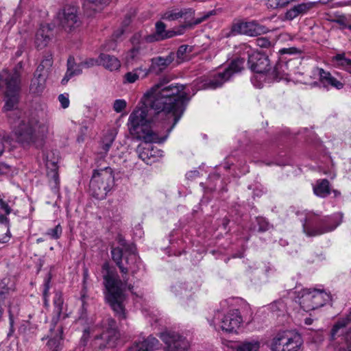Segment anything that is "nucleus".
Segmentation results:
<instances>
[{
  "label": "nucleus",
  "mask_w": 351,
  "mask_h": 351,
  "mask_svg": "<svg viewBox=\"0 0 351 351\" xmlns=\"http://www.w3.org/2000/svg\"><path fill=\"white\" fill-rule=\"evenodd\" d=\"M102 269L106 271L104 274L105 300L119 319H125L127 316L124 304L125 300L124 291L128 278L123 277V281H122L117 273L110 269L107 263L103 265Z\"/></svg>",
  "instance_id": "obj_3"
},
{
  "label": "nucleus",
  "mask_w": 351,
  "mask_h": 351,
  "mask_svg": "<svg viewBox=\"0 0 351 351\" xmlns=\"http://www.w3.org/2000/svg\"><path fill=\"white\" fill-rule=\"evenodd\" d=\"M50 282H51V276H50V275H49V276L47 278H46L44 281V285H43L44 289L43 291V299H46V298H49Z\"/></svg>",
  "instance_id": "obj_53"
},
{
  "label": "nucleus",
  "mask_w": 351,
  "mask_h": 351,
  "mask_svg": "<svg viewBox=\"0 0 351 351\" xmlns=\"http://www.w3.org/2000/svg\"><path fill=\"white\" fill-rule=\"evenodd\" d=\"M257 46L261 48H268L271 45L270 40L266 37H260L256 40Z\"/></svg>",
  "instance_id": "obj_52"
},
{
  "label": "nucleus",
  "mask_w": 351,
  "mask_h": 351,
  "mask_svg": "<svg viewBox=\"0 0 351 351\" xmlns=\"http://www.w3.org/2000/svg\"><path fill=\"white\" fill-rule=\"evenodd\" d=\"M171 291L176 296L188 298L192 295L193 287L191 283L178 282L171 287Z\"/></svg>",
  "instance_id": "obj_32"
},
{
  "label": "nucleus",
  "mask_w": 351,
  "mask_h": 351,
  "mask_svg": "<svg viewBox=\"0 0 351 351\" xmlns=\"http://www.w3.org/2000/svg\"><path fill=\"white\" fill-rule=\"evenodd\" d=\"M114 184L113 171L110 167L95 169L90 181V192L96 199H103L112 189Z\"/></svg>",
  "instance_id": "obj_7"
},
{
  "label": "nucleus",
  "mask_w": 351,
  "mask_h": 351,
  "mask_svg": "<svg viewBox=\"0 0 351 351\" xmlns=\"http://www.w3.org/2000/svg\"><path fill=\"white\" fill-rule=\"evenodd\" d=\"M99 65L110 71H116L120 68L121 62L115 56L101 53L99 55Z\"/></svg>",
  "instance_id": "obj_28"
},
{
  "label": "nucleus",
  "mask_w": 351,
  "mask_h": 351,
  "mask_svg": "<svg viewBox=\"0 0 351 351\" xmlns=\"http://www.w3.org/2000/svg\"><path fill=\"white\" fill-rule=\"evenodd\" d=\"M160 337L166 345V351H187L189 347L186 337L176 332H162Z\"/></svg>",
  "instance_id": "obj_12"
},
{
  "label": "nucleus",
  "mask_w": 351,
  "mask_h": 351,
  "mask_svg": "<svg viewBox=\"0 0 351 351\" xmlns=\"http://www.w3.org/2000/svg\"><path fill=\"white\" fill-rule=\"evenodd\" d=\"M0 224L4 225L7 229L10 228V220L4 215L0 214Z\"/></svg>",
  "instance_id": "obj_61"
},
{
  "label": "nucleus",
  "mask_w": 351,
  "mask_h": 351,
  "mask_svg": "<svg viewBox=\"0 0 351 351\" xmlns=\"http://www.w3.org/2000/svg\"><path fill=\"white\" fill-rule=\"evenodd\" d=\"M266 5L268 8L277 9L280 8L279 0H267Z\"/></svg>",
  "instance_id": "obj_59"
},
{
  "label": "nucleus",
  "mask_w": 351,
  "mask_h": 351,
  "mask_svg": "<svg viewBox=\"0 0 351 351\" xmlns=\"http://www.w3.org/2000/svg\"><path fill=\"white\" fill-rule=\"evenodd\" d=\"M116 135L117 133L115 130H108L104 135L101 143V147L104 154H106L108 152L115 140Z\"/></svg>",
  "instance_id": "obj_36"
},
{
  "label": "nucleus",
  "mask_w": 351,
  "mask_h": 351,
  "mask_svg": "<svg viewBox=\"0 0 351 351\" xmlns=\"http://www.w3.org/2000/svg\"><path fill=\"white\" fill-rule=\"evenodd\" d=\"M185 85L160 79L143 95L141 106L130 114L128 126L134 138L162 143L183 115L190 100Z\"/></svg>",
  "instance_id": "obj_1"
},
{
  "label": "nucleus",
  "mask_w": 351,
  "mask_h": 351,
  "mask_svg": "<svg viewBox=\"0 0 351 351\" xmlns=\"http://www.w3.org/2000/svg\"><path fill=\"white\" fill-rule=\"evenodd\" d=\"M64 300L60 292H56L53 298V313L51 319L49 333L47 335L48 341L46 343V351H60L62 348L63 326L59 323L63 309Z\"/></svg>",
  "instance_id": "obj_5"
},
{
  "label": "nucleus",
  "mask_w": 351,
  "mask_h": 351,
  "mask_svg": "<svg viewBox=\"0 0 351 351\" xmlns=\"http://www.w3.org/2000/svg\"><path fill=\"white\" fill-rule=\"evenodd\" d=\"M256 221L258 226V232H264L267 231L270 228L271 226L265 218L263 217H258L256 218Z\"/></svg>",
  "instance_id": "obj_46"
},
{
  "label": "nucleus",
  "mask_w": 351,
  "mask_h": 351,
  "mask_svg": "<svg viewBox=\"0 0 351 351\" xmlns=\"http://www.w3.org/2000/svg\"><path fill=\"white\" fill-rule=\"evenodd\" d=\"M10 279L5 278L0 281V304H3L11 288L9 287Z\"/></svg>",
  "instance_id": "obj_42"
},
{
  "label": "nucleus",
  "mask_w": 351,
  "mask_h": 351,
  "mask_svg": "<svg viewBox=\"0 0 351 351\" xmlns=\"http://www.w3.org/2000/svg\"><path fill=\"white\" fill-rule=\"evenodd\" d=\"M10 81L13 83L0 82L5 87L3 110L11 111L8 117L12 125L16 140L23 147L41 148L45 144L48 127L40 121L35 112L22 114L19 110L12 111L19 103L21 84H17L12 78Z\"/></svg>",
  "instance_id": "obj_2"
},
{
  "label": "nucleus",
  "mask_w": 351,
  "mask_h": 351,
  "mask_svg": "<svg viewBox=\"0 0 351 351\" xmlns=\"http://www.w3.org/2000/svg\"><path fill=\"white\" fill-rule=\"evenodd\" d=\"M173 60L174 56L173 53H170L165 57L158 56L153 58L151 60L152 64L147 71H149V73L160 74L166 69Z\"/></svg>",
  "instance_id": "obj_20"
},
{
  "label": "nucleus",
  "mask_w": 351,
  "mask_h": 351,
  "mask_svg": "<svg viewBox=\"0 0 351 351\" xmlns=\"http://www.w3.org/2000/svg\"><path fill=\"white\" fill-rule=\"evenodd\" d=\"M260 343L257 341H243L237 346L235 351H258Z\"/></svg>",
  "instance_id": "obj_40"
},
{
  "label": "nucleus",
  "mask_w": 351,
  "mask_h": 351,
  "mask_svg": "<svg viewBox=\"0 0 351 351\" xmlns=\"http://www.w3.org/2000/svg\"><path fill=\"white\" fill-rule=\"evenodd\" d=\"M112 0H83V9L88 16H92L96 12H100Z\"/></svg>",
  "instance_id": "obj_22"
},
{
  "label": "nucleus",
  "mask_w": 351,
  "mask_h": 351,
  "mask_svg": "<svg viewBox=\"0 0 351 351\" xmlns=\"http://www.w3.org/2000/svg\"><path fill=\"white\" fill-rule=\"evenodd\" d=\"M330 300V294L323 289H308V310L322 307Z\"/></svg>",
  "instance_id": "obj_18"
},
{
  "label": "nucleus",
  "mask_w": 351,
  "mask_h": 351,
  "mask_svg": "<svg viewBox=\"0 0 351 351\" xmlns=\"http://www.w3.org/2000/svg\"><path fill=\"white\" fill-rule=\"evenodd\" d=\"M178 33L177 32H175V31H173V30H166L163 37H162V40H165V39H167V38H172L176 35H178ZM179 34H180L179 33Z\"/></svg>",
  "instance_id": "obj_62"
},
{
  "label": "nucleus",
  "mask_w": 351,
  "mask_h": 351,
  "mask_svg": "<svg viewBox=\"0 0 351 351\" xmlns=\"http://www.w3.org/2000/svg\"><path fill=\"white\" fill-rule=\"evenodd\" d=\"M17 311L16 307H12L11 305L8 306V313H9V321H10V325L11 327L13 326L14 324V313Z\"/></svg>",
  "instance_id": "obj_56"
},
{
  "label": "nucleus",
  "mask_w": 351,
  "mask_h": 351,
  "mask_svg": "<svg viewBox=\"0 0 351 351\" xmlns=\"http://www.w3.org/2000/svg\"><path fill=\"white\" fill-rule=\"evenodd\" d=\"M106 330H117L116 321L112 318L109 317L106 319Z\"/></svg>",
  "instance_id": "obj_58"
},
{
  "label": "nucleus",
  "mask_w": 351,
  "mask_h": 351,
  "mask_svg": "<svg viewBox=\"0 0 351 351\" xmlns=\"http://www.w3.org/2000/svg\"><path fill=\"white\" fill-rule=\"evenodd\" d=\"M304 49L297 47L282 48L279 51L280 57L273 69L269 66V70L265 76V82L271 83L274 81H279L292 76L293 66L301 64L299 58H287L285 55L301 53Z\"/></svg>",
  "instance_id": "obj_4"
},
{
  "label": "nucleus",
  "mask_w": 351,
  "mask_h": 351,
  "mask_svg": "<svg viewBox=\"0 0 351 351\" xmlns=\"http://www.w3.org/2000/svg\"><path fill=\"white\" fill-rule=\"evenodd\" d=\"M269 32L268 27L256 21L249 22L237 21L232 23L230 32L232 35L243 34L248 36H258Z\"/></svg>",
  "instance_id": "obj_11"
},
{
  "label": "nucleus",
  "mask_w": 351,
  "mask_h": 351,
  "mask_svg": "<svg viewBox=\"0 0 351 351\" xmlns=\"http://www.w3.org/2000/svg\"><path fill=\"white\" fill-rule=\"evenodd\" d=\"M348 324V319H342V320L338 321L334 325V326H333V328H332V330H331V335H332V338H334L335 337V335H337L338 331L341 328H343L344 327H346Z\"/></svg>",
  "instance_id": "obj_47"
},
{
  "label": "nucleus",
  "mask_w": 351,
  "mask_h": 351,
  "mask_svg": "<svg viewBox=\"0 0 351 351\" xmlns=\"http://www.w3.org/2000/svg\"><path fill=\"white\" fill-rule=\"evenodd\" d=\"M155 28H156V34H157V36H158L160 38H162L163 37L165 32H166V25L159 21H157L155 24ZM162 40V38H160Z\"/></svg>",
  "instance_id": "obj_48"
},
{
  "label": "nucleus",
  "mask_w": 351,
  "mask_h": 351,
  "mask_svg": "<svg viewBox=\"0 0 351 351\" xmlns=\"http://www.w3.org/2000/svg\"><path fill=\"white\" fill-rule=\"evenodd\" d=\"M332 60L351 74V59L347 58L344 53L335 55L333 56Z\"/></svg>",
  "instance_id": "obj_38"
},
{
  "label": "nucleus",
  "mask_w": 351,
  "mask_h": 351,
  "mask_svg": "<svg viewBox=\"0 0 351 351\" xmlns=\"http://www.w3.org/2000/svg\"><path fill=\"white\" fill-rule=\"evenodd\" d=\"M245 50L248 56V67L252 71L256 73L251 78L252 83L255 87L261 88L265 83V76L269 70V59L265 53L254 51L250 47L245 46Z\"/></svg>",
  "instance_id": "obj_6"
},
{
  "label": "nucleus",
  "mask_w": 351,
  "mask_h": 351,
  "mask_svg": "<svg viewBox=\"0 0 351 351\" xmlns=\"http://www.w3.org/2000/svg\"><path fill=\"white\" fill-rule=\"evenodd\" d=\"M149 74L147 69L143 68L142 66L136 68L132 71L128 72L124 75V82L127 83H134L140 77L144 78Z\"/></svg>",
  "instance_id": "obj_33"
},
{
  "label": "nucleus",
  "mask_w": 351,
  "mask_h": 351,
  "mask_svg": "<svg viewBox=\"0 0 351 351\" xmlns=\"http://www.w3.org/2000/svg\"><path fill=\"white\" fill-rule=\"evenodd\" d=\"M208 321L215 330L232 333L237 332L243 322V319L238 309H231L221 317L220 311L217 310L214 317Z\"/></svg>",
  "instance_id": "obj_9"
},
{
  "label": "nucleus",
  "mask_w": 351,
  "mask_h": 351,
  "mask_svg": "<svg viewBox=\"0 0 351 351\" xmlns=\"http://www.w3.org/2000/svg\"><path fill=\"white\" fill-rule=\"evenodd\" d=\"M23 68V62L21 61L17 63L12 72L3 71L0 75V81L13 83L12 81H10V80L12 78L14 81H16V82L17 84H21V71Z\"/></svg>",
  "instance_id": "obj_27"
},
{
  "label": "nucleus",
  "mask_w": 351,
  "mask_h": 351,
  "mask_svg": "<svg viewBox=\"0 0 351 351\" xmlns=\"http://www.w3.org/2000/svg\"><path fill=\"white\" fill-rule=\"evenodd\" d=\"M126 104L124 99H116L113 104V109L117 112H121L125 108Z\"/></svg>",
  "instance_id": "obj_51"
},
{
  "label": "nucleus",
  "mask_w": 351,
  "mask_h": 351,
  "mask_svg": "<svg viewBox=\"0 0 351 351\" xmlns=\"http://www.w3.org/2000/svg\"><path fill=\"white\" fill-rule=\"evenodd\" d=\"M52 65V55L49 54L43 59L40 64L38 66L37 69H36V71H37L38 72L47 73L48 74Z\"/></svg>",
  "instance_id": "obj_41"
},
{
  "label": "nucleus",
  "mask_w": 351,
  "mask_h": 351,
  "mask_svg": "<svg viewBox=\"0 0 351 351\" xmlns=\"http://www.w3.org/2000/svg\"><path fill=\"white\" fill-rule=\"evenodd\" d=\"M308 339H311L313 343H317L323 341V335L321 331H312L308 332Z\"/></svg>",
  "instance_id": "obj_49"
},
{
  "label": "nucleus",
  "mask_w": 351,
  "mask_h": 351,
  "mask_svg": "<svg viewBox=\"0 0 351 351\" xmlns=\"http://www.w3.org/2000/svg\"><path fill=\"white\" fill-rule=\"evenodd\" d=\"M188 49V45H181L179 47L178 51H177V56L178 58H181L184 53H186Z\"/></svg>",
  "instance_id": "obj_63"
},
{
  "label": "nucleus",
  "mask_w": 351,
  "mask_h": 351,
  "mask_svg": "<svg viewBox=\"0 0 351 351\" xmlns=\"http://www.w3.org/2000/svg\"><path fill=\"white\" fill-rule=\"evenodd\" d=\"M58 159H49V153L46 156V167L47 169V177L53 181L55 186L59 184V175L57 165Z\"/></svg>",
  "instance_id": "obj_29"
},
{
  "label": "nucleus",
  "mask_w": 351,
  "mask_h": 351,
  "mask_svg": "<svg viewBox=\"0 0 351 351\" xmlns=\"http://www.w3.org/2000/svg\"><path fill=\"white\" fill-rule=\"evenodd\" d=\"M307 9L306 3H300L297 5H294L293 8L287 11L285 14V18L288 20H292L300 14L302 13Z\"/></svg>",
  "instance_id": "obj_39"
},
{
  "label": "nucleus",
  "mask_w": 351,
  "mask_h": 351,
  "mask_svg": "<svg viewBox=\"0 0 351 351\" xmlns=\"http://www.w3.org/2000/svg\"><path fill=\"white\" fill-rule=\"evenodd\" d=\"M293 300L304 312L306 311L307 290L305 288L295 287Z\"/></svg>",
  "instance_id": "obj_35"
},
{
  "label": "nucleus",
  "mask_w": 351,
  "mask_h": 351,
  "mask_svg": "<svg viewBox=\"0 0 351 351\" xmlns=\"http://www.w3.org/2000/svg\"><path fill=\"white\" fill-rule=\"evenodd\" d=\"M159 344V341L156 337L149 335L143 341H136L128 351H154L158 348Z\"/></svg>",
  "instance_id": "obj_21"
},
{
  "label": "nucleus",
  "mask_w": 351,
  "mask_h": 351,
  "mask_svg": "<svg viewBox=\"0 0 351 351\" xmlns=\"http://www.w3.org/2000/svg\"><path fill=\"white\" fill-rule=\"evenodd\" d=\"M244 58H237L231 61L228 66L224 71H228L231 77L234 73H239L244 69Z\"/></svg>",
  "instance_id": "obj_37"
},
{
  "label": "nucleus",
  "mask_w": 351,
  "mask_h": 351,
  "mask_svg": "<svg viewBox=\"0 0 351 351\" xmlns=\"http://www.w3.org/2000/svg\"><path fill=\"white\" fill-rule=\"evenodd\" d=\"M120 334L118 330H105L101 335V339L106 342L104 345L107 348L116 346L119 339Z\"/></svg>",
  "instance_id": "obj_31"
},
{
  "label": "nucleus",
  "mask_w": 351,
  "mask_h": 351,
  "mask_svg": "<svg viewBox=\"0 0 351 351\" xmlns=\"http://www.w3.org/2000/svg\"><path fill=\"white\" fill-rule=\"evenodd\" d=\"M230 79V75L228 71L218 72L206 78L202 82V88L204 89H216L221 87L226 82Z\"/></svg>",
  "instance_id": "obj_19"
},
{
  "label": "nucleus",
  "mask_w": 351,
  "mask_h": 351,
  "mask_svg": "<svg viewBox=\"0 0 351 351\" xmlns=\"http://www.w3.org/2000/svg\"><path fill=\"white\" fill-rule=\"evenodd\" d=\"M11 238V233L10 231V228L7 229L6 232L0 236V243H8Z\"/></svg>",
  "instance_id": "obj_60"
},
{
  "label": "nucleus",
  "mask_w": 351,
  "mask_h": 351,
  "mask_svg": "<svg viewBox=\"0 0 351 351\" xmlns=\"http://www.w3.org/2000/svg\"><path fill=\"white\" fill-rule=\"evenodd\" d=\"M338 351H351V337L350 340L346 342V346L341 347Z\"/></svg>",
  "instance_id": "obj_64"
},
{
  "label": "nucleus",
  "mask_w": 351,
  "mask_h": 351,
  "mask_svg": "<svg viewBox=\"0 0 351 351\" xmlns=\"http://www.w3.org/2000/svg\"><path fill=\"white\" fill-rule=\"evenodd\" d=\"M138 157L147 165H151L163 156V151L152 145H138L136 148Z\"/></svg>",
  "instance_id": "obj_17"
},
{
  "label": "nucleus",
  "mask_w": 351,
  "mask_h": 351,
  "mask_svg": "<svg viewBox=\"0 0 351 351\" xmlns=\"http://www.w3.org/2000/svg\"><path fill=\"white\" fill-rule=\"evenodd\" d=\"M343 220V214L341 213H337L322 221V227L319 228H313L312 224L311 227H308V236H317L327 232L335 230ZM311 221V215L308 213V223Z\"/></svg>",
  "instance_id": "obj_14"
},
{
  "label": "nucleus",
  "mask_w": 351,
  "mask_h": 351,
  "mask_svg": "<svg viewBox=\"0 0 351 351\" xmlns=\"http://www.w3.org/2000/svg\"><path fill=\"white\" fill-rule=\"evenodd\" d=\"M317 71L319 77V82L324 88H328V86L335 88L337 90H341L343 88V83L333 77L330 72L326 71L323 69H317Z\"/></svg>",
  "instance_id": "obj_23"
},
{
  "label": "nucleus",
  "mask_w": 351,
  "mask_h": 351,
  "mask_svg": "<svg viewBox=\"0 0 351 351\" xmlns=\"http://www.w3.org/2000/svg\"><path fill=\"white\" fill-rule=\"evenodd\" d=\"M303 343L301 335L293 330L278 332L271 343V351H298Z\"/></svg>",
  "instance_id": "obj_10"
},
{
  "label": "nucleus",
  "mask_w": 351,
  "mask_h": 351,
  "mask_svg": "<svg viewBox=\"0 0 351 351\" xmlns=\"http://www.w3.org/2000/svg\"><path fill=\"white\" fill-rule=\"evenodd\" d=\"M292 69L291 77H293L297 82L305 84L304 77L303 76L306 72L304 66L300 68L298 64L296 66H293Z\"/></svg>",
  "instance_id": "obj_43"
},
{
  "label": "nucleus",
  "mask_w": 351,
  "mask_h": 351,
  "mask_svg": "<svg viewBox=\"0 0 351 351\" xmlns=\"http://www.w3.org/2000/svg\"><path fill=\"white\" fill-rule=\"evenodd\" d=\"M314 193L320 197H326L331 193L330 182L327 179L317 180L316 184L313 186Z\"/></svg>",
  "instance_id": "obj_30"
},
{
  "label": "nucleus",
  "mask_w": 351,
  "mask_h": 351,
  "mask_svg": "<svg viewBox=\"0 0 351 351\" xmlns=\"http://www.w3.org/2000/svg\"><path fill=\"white\" fill-rule=\"evenodd\" d=\"M77 8L75 6L66 5L57 14V19L65 31H71L80 24Z\"/></svg>",
  "instance_id": "obj_13"
},
{
  "label": "nucleus",
  "mask_w": 351,
  "mask_h": 351,
  "mask_svg": "<svg viewBox=\"0 0 351 351\" xmlns=\"http://www.w3.org/2000/svg\"><path fill=\"white\" fill-rule=\"evenodd\" d=\"M81 64L82 65V67L85 68H90L95 65H99V57L98 58V59L93 58L86 59L85 60L81 62Z\"/></svg>",
  "instance_id": "obj_50"
},
{
  "label": "nucleus",
  "mask_w": 351,
  "mask_h": 351,
  "mask_svg": "<svg viewBox=\"0 0 351 351\" xmlns=\"http://www.w3.org/2000/svg\"><path fill=\"white\" fill-rule=\"evenodd\" d=\"M62 233V228L60 224L56 225L53 228L48 229L46 234L52 239H58Z\"/></svg>",
  "instance_id": "obj_44"
},
{
  "label": "nucleus",
  "mask_w": 351,
  "mask_h": 351,
  "mask_svg": "<svg viewBox=\"0 0 351 351\" xmlns=\"http://www.w3.org/2000/svg\"><path fill=\"white\" fill-rule=\"evenodd\" d=\"M47 73L38 72L35 71L29 86L33 93L38 94L43 91L45 87V82L47 78Z\"/></svg>",
  "instance_id": "obj_26"
},
{
  "label": "nucleus",
  "mask_w": 351,
  "mask_h": 351,
  "mask_svg": "<svg viewBox=\"0 0 351 351\" xmlns=\"http://www.w3.org/2000/svg\"><path fill=\"white\" fill-rule=\"evenodd\" d=\"M123 261L125 268L128 269L127 274L131 271L132 274L134 275L138 271L141 261L135 251L125 253Z\"/></svg>",
  "instance_id": "obj_25"
},
{
  "label": "nucleus",
  "mask_w": 351,
  "mask_h": 351,
  "mask_svg": "<svg viewBox=\"0 0 351 351\" xmlns=\"http://www.w3.org/2000/svg\"><path fill=\"white\" fill-rule=\"evenodd\" d=\"M130 42L132 45V47L126 55V60L128 62L138 59L139 56L142 55L146 49V45L143 40V32L142 31L134 34L130 38Z\"/></svg>",
  "instance_id": "obj_16"
},
{
  "label": "nucleus",
  "mask_w": 351,
  "mask_h": 351,
  "mask_svg": "<svg viewBox=\"0 0 351 351\" xmlns=\"http://www.w3.org/2000/svg\"><path fill=\"white\" fill-rule=\"evenodd\" d=\"M215 14V11L211 10L206 13L201 14V16L199 17L194 18L195 10L193 8H184L181 10L174 8L165 12L162 14L161 19L169 21H173L183 18L185 21V23L182 27L184 28L191 29L195 25H197L205 21L210 16L214 15Z\"/></svg>",
  "instance_id": "obj_8"
},
{
  "label": "nucleus",
  "mask_w": 351,
  "mask_h": 351,
  "mask_svg": "<svg viewBox=\"0 0 351 351\" xmlns=\"http://www.w3.org/2000/svg\"><path fill=\"white\" fill-rule=\"evenodd\" d=\"M118 243L121 248L124 250V252H129L135 251V247L132 243H128L126 240L121 235L118 237Z\"/></svg>",
  "instance_id": "obj_45"
},
{
  "label": "nucleus",
  "mask_w": 351,
  "mask_h": 351,
  "mask_svg": "<svg viewBox=\"0 0 351 351\" xmlns=\"http://www.w3.org/2000/svg\"><path fill=\"white\" fill-rule=\"evenodd\" d=\"M0 208L5 211L6 215H9L12 212L10 206L3 199H0Z\"/></svg>",
  "instance_id": "obj_57"
},
{
  "label": "nucleus",
  "mask_w": 351,
  "mask_h": 351,
  "mask_svg": "<svg viewBox=\"0 0 351 351\" xmlns=\"http://www.w3.org/2000/svg\"><path fill=\"white\" fill-rule=\"evenodd\" d=\"M143 40L145 42V43H154V42L162 40L160 39V38L158 36H157V34L156 33L151 34L149 35H145L143 34Z\"/></svg>",
  "instance_id": "obj_55"
},
{
  "label": "nucleus",
  "mask_w": 351,
  "mask_h": 351,
  "mask_svg": "<svg viewBox=\"0 0 351 351\" xmlns=\"http://www.w3.org/2000/svg\"><path fill=\"white\" fill-rule=\"evenodd\" d=\"M124 254V250L120 247H112L111 249V256L112 260L119 267L121 273L123 274H127L128 269L125 268V265L123 261Z\"/></svg>",
  "instance_id": "obj_34"
},
{
  "label": "nucleus",
  "mask_w": 351,
  "mask_h": 351,
  "mask_svg": "<svg viewBox=\"0 0 351 351\" xmlns=\"http://www.w3.org/2000/svg\"><path fill=\"white\" fill-rule=\"evenodd\" d=\"M55 25L53 23L40 24L35 35L34 43L37 49H43L55 36Z\"/></svg>",
  "instance_id": "obj_15"
},
{
  "label": "nucleus",
  "mask_w": 351,
  "mask_h": 351,
  "mask_svg": "<svg viewBox=\"0 0 351 351\" xmlns=\"http://www.w3.org/2000/svg\"><path fill=\"white\" fill-rule=\"evenodd\" d=\"M82 72V65L81 62L77 64L75 61L73 56H69L67 60V69L66 72L62 79L61 84L65 85L68 83L69 80L73 76L79 75Z\"/></svg>",
  "instance_id": "obj_24"
},
{
  "label": "nucleus",
  "mask_w": 351,
  "mask_h": 351,
  "mask_svg": "<svg viewBox=\"0 0 351 351\" xmlns=\"http://www.w3.org/2000/svg\"><path fill=\"white\" fill-rule=\"evenodd\" d=\"M58 100L63 108H66L69 106V95L67 94H60L58 96Z\"/></svg>",
  "instance_id": "obj_54"
}]
</instances>
